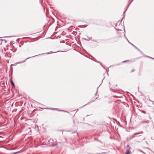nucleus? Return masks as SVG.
I'll return each mask as SVG.
<instances>
[{
	"label": "nucleus",
	"mask_w": 154,
	"mask_h": 154,
	"mask_svg": "<svg viewBox=\"0 0 154 154\" xmlns=\"http://www.w3.org/2000/svg\"><path fill=\"white\" fill-rule=\"evenodd\" d=\"M152 58L153 59H154V58Z\"/></svg>",
	"instance_id": "15"
},
{
	"label": "nucleus",
	"mask_w": 154,
	"mask_h": 154,
	"mask_svg": "<svg viewBox=\"0 0 154 154\" xmlns=\"http://www.w3.org/2000/svg\"><path fill=\"white\" fill-rule=\"evenodd\" d=\"M50 146H54L53 145H52V144H51H51H50Z\"/></svg>",
	"instance_id": "10"
},
{
	"label": "nucleus",
	"mask_w": 154,
	"mask_h": 154,
	"mask_svg": "<svg viewBox=\"0 0 154 154\" xmlns=\"http://www.w3.org/2000/svg\"><path fill=\"white\" fill-rule=\"evenodd\" d=\"M46 109H52V110H56V109H51V108H47Z\"/></svg>",
	"instance_id": "7"
},
{
	"label": "nucleus",
	"mask_w": 154,
	"mask_h": 154,
	"mask_svg": "<svg viewBox=\"0 0 154 154\" xmlns=\"http://www.w3.org/2000/svg\"><path fill=\"white\" fill-rule=\"evenodd\" d=\"M63 111V112H66V111Z\"/></svg>",
	"instance_id": "13"
},
{
	"label": "nucleus",
	"mask_w": 154,
	"mask_h": 154,
	"mask_svg": "<svg viewBox=\"0 0 154 154\" xmlns=\"http://www.w3.org/2000/svg\"><path fill=\"white\" fill-rule=\"evenodd\" d=\"M125 154H131V152L129 150H127Z\"/></svg>",
	"instance_id": "3"
},
{
	"label": "nucleus",
	"mask_w": 154,
	"mask_h": 154,
	"mask_svg": "<svg viewBox=\"0 0 154 154\" xmlns=\"http://www.w3.org/2000/svg\"><path fill=\"white\" fill-rule=\"evenodd\" d=\"M10 81L11 83V84L14 87V85L12 81V80L11 79H10Z\"/></svg>",
	"instance_id": "2"
},
{
	"label": "nucleus",
	"mask_w": 154,
	"mask_h": 154,
	"mask_svg": "<svg viewBox=\"0 0 154 154\" xmlns=\"http://www.w3.org/2000/svg\"><path fill=\"white\" fill-rule=\"evenodd\" d=\"M143 133V132H141L140 133H136L134 134L133 135V136H132V138H133L135 137V136L136 135H137V134H141Z\"/></svg>",
	"instance_id": "1"
},
{
	"label": "nucleus",
	"mask_w": 154,
	"mask_h": 154,
	"mask_svg": "<svg viewBox=\"0 0 154 154\" xmlns=\"http://www.w3.org/2000/svg\"><path fill=\"white\" fill-rule=\"evenodd\" d=\"M88 39H86V38H85L84 39L86 40H90L91 39V38L90 37V38L88 37Z\"/></svg>",
	"instance_id": "4"
},
{
	"label": "nucleus",
	"mask_w": 154,
	"mask_h": 154,
	"mask_svg": "<svg viewBox=\"0 0 154 154\" xmlns=\"http://www.w3.org/2000/svg\"><path fill=\"white\" fill-rule=\"evenodd\" d=\"M18 153V152H14L13 153L14 154H16Z\"/></svg>",
	"instance_id": "9"
},
{
	"label": "nucleus",
	"mask_w": 154,
	"mask_h": 154,
	"mask_svg": "<svg viewBox=\"0 0 154 154\" xmlns=\"http://www.w3.org/2000/svg\"><path fill=\"white\" fill-rule=\"evenodd\" d=\"M52 141V140H49L48 141V142L49 143V144H50V143H51V141Z\"/></svg>",
	"instance_id": "6"
},
{
	"label": "nucleus",
	"mask_w": 154,
	"mask_h": 154,
	"mask_svg": "<svg viewBox=\"0 0 154 154\" xmlns=\"http://www.w3.org/2000/svg\"><path fill=\"white\" fill-rule=\"evenodd\" d=\"M142 112H143V113L144 114H145L146 113V112L145 111H142Z\"/></svg>",
	"instance_id": "8"
},
{
	"label": "nucleus",
	"mask_w": 154,
	"mask_h": 154,
	"mask_svg": "<svg viewBox=\"0 0 154 154\" xmlns=\"http://www.w3.org/2000/svg\"><path fill=\"white\" fill-rule=\"evenodd\" d=\"M126 62V61H124L123 62V63H125Z\"/></svg>",
	"instance_id": "11"
},
{
	"label": "nucleus",
	"mask_w": 154,
	"mask_h": 154,
	"mask_svg": "<svg viewBox=\"0 0 154 154\" xmlns=\"http://www.w3.org/2000/svg\"><path fill=\"white\" fill-rule=\"evenodd\" d=\"M50 54V53H48V54Z\"/></svg>",
	"instance_id": "14"
},
{
	"label": "nucleus",
	"mask_w": 154,
	"mask_h": 154,
	"mask_svg": "<svg viewBox=\"0 0 154 154\" xmlns=\"http://www.w3.org/2000/svg\"><path fill=\"white\" fill-rule=\"evenodd\" d=\"M134 71V70H132V71H131V72H133V71Z\"/></svg>",
	"instance_id": "12"
},
{
	"label": "nucleus",
	"mask_w": 154,
	"mask_h": 154,
	"mask_svg": "<svg viewBox=\"0 0 154 154\" xmlns=\"http://www.w3.org/2000/svg\"><path fill=\"white\" fill-rule=\"evenodd\" d=\"M127 40L128 41V42H129L130 44H131V45H133V46L134 47H135L136 48H137L136 46H134L131 43H130V42H129V41H128V40L127 39Z\"/></svg>",
	"instance_id": "5"
}]
</instances>
